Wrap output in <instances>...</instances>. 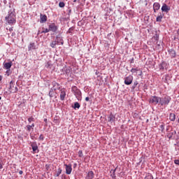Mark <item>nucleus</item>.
I'll return each mask as SVG.
<instances>
[{"mask_svg": "<svg viewBox=\"0 0 179 179\" xmlns=\"http://www.w3.org/2000/svg\"><path fill=\"white\" fill-rule=\"evenodd\" d=\"M136 71H138V69H132L131 70V72H132V73H136Z\"/></svg>", "mask_w": 179, "mask_h": 179, "instance_id": "nucleus-33", "label": "nucleus"}, {"mask_svg": "<svg viewBox=\"0 0 179 179\" xmlns=\"http://www.w3.org/2000/svg\"><path fill=\"white\" fill-rule=\"evenodd\" d=\"M65 167H66V174H71V173H72V165L71 164H64Z\"/></svg>", "mask_w": 179, "mask_h": 179, "instance_id": "nucleus-5", "label": "nucleus"}, {"mask_svg": "<svg viewBox=\"0 0 179 179\" xmlns=\"http://www.w3.org/2000/svg\"><path fill=\"white\" fill-rule=\"evenodd\" d=\"M159 9H160V4L159 3H155L153 4L154 12L156 13V10H159Z\"/></svg>", "mask_w": 179, "mask_h": 179, "instance_id": "nucleus-11", "label": "nucleus"}, {"mask_svg": "<svg viewBox=\"0 0 179 179\" xmlns=\"http://www.w3.org/2000/svg\"><path fill=\"white\" fill-rule=\"evenodd\" d=\"M94 178V173L92 171L88 172L87 178V179H93Z\"/></svg>", "mask_w": 179, "mask_h": 179, "instance_id": "nucleus-13", "label": "nucleus"}, {"mask_svg": "<svg viewBox=\"0 0 179 179\" xmlns=\"http://www.w3.org/2000/svg\"><path fill=\"white\" fill-rule=\"evenodd\" d=\"M169 120L170 121H176V114L171 113L169 115Z\"/></svg>", "mask_w": 179, "mask_h": 179, "instance_id": "nucleus-17", "label": "nucleus"}, {"mask_svg": "<svg viewBox=\"0 0 179 179\" xmlns=\"http://www.w3.org/2000/svg\"><path fill=\"white\" fill-rule=\"evenodd\" d=\"M171 101V98L167 95H165L164 97L159 98V103H161V106H167Z\"/></svg>", "mask_w": 179, "mask_h": 179, "instance_id": "nucleus-2", "label": "nucleus"}, {"mask_svg": "<svg viewBox=\"0 0 179 179\" xmlns=\"http://www.w3.org/2000/svg\"><path fill=\"white\" fill-rule=\"evenodd\" d=\"M178 33H179V29H178Z\"/></svg>", "mask_w": 179, "mask_h": 179, "instance_id": "nucleus-50", "label": "nucleus"}, {"mask_svg": "<svg viewBox=\"0 0 179 179\" xmlns=\"http://www.w3.org/2000/svg\"><path fill=\"white\" fill-rule=\"evenodd\" d=\"M31 139H33V138H34V136H31Z\"/></svg>", "mask_w": 179, "mask_h": 179, "instance_id": "nucleus-44", "label": "nucleus"}, {"mask_svg": "<svg viewBox=\"0 0 179 179\" xmlns=\"http://www.w3.org/2000/svg\"><path fill=\"white\" fill-rule=\"evenodd\" d=\"M74 108H80V104H79L78 102H76L74 103Z\"/></svg>", "mask_w": 179, "mask_h": 179, "instance_id": "nucleus-25", "label": "nucleus"}, {"mask_svg": "<svg viewBox=\"0 0 179 179\" xmlns=\"http://www.w3.org/2000/svg\"><path fill=\"white\" fill-rule=\"evenodd\" d=\"M159 69H164V67H163V64L159 65Z\"/></svg>", "mask_w": 179, "mask_h": 179, "instance_id": "nucleus-37", "label": "nucleus"}, {"mask_svg": "<svg viewBox=\"0 0 179 179\" xmlns=\"http://www.w3.org/2000/svg\"><path fill=\"white\" fill-rule=\"evenodd\" d=\"M59 8H64L65 6V3L64 2H59Z\"/></svg>", "mask_w": 179, "mask_h": 179, "instance_id": "nucleus-27", "label": "nucleus"}, {"mask_svg": "<svg viewBox=\"0 0 179 179\" xmlns=\"http://www.w3.org/2000/svg\"><path fill=\"white\" fill-rule=\"evenodd\" d=\"M110 177H112V178H116L117 176H115V174L111 173Z\"/></svg>", "mask_w": 179, "mask_h": 179, "instance_id": "nucleus-36", "label": "nucleus"}, {"mask_svg": "<svg viewBox=\"0 0 179 179\" xmlns=\"http://www.w3.org/2000/svg\"><path fill=\"white\" fill-rule=\"evenodd\" d=\"M171 138V136L169 137V139Z\"/></svg>", "mask_w": 179, "mask_h": 179, "instance_id": "nucleus-48", "label": "nucleus"}, {"mask_svg": "<svg viewBox=\"0 0 179 179\" xmlns=\"http://www.w3.org/2000/svg\"><path fill=\"white\" fill-rule=\"evenodd\" d=\"M115 171H117V169H111L110 173H111L112 174H115Z\"/></svg>", "mask_w": 179, "mask_h": 179, "instance_id": "nucleus-31", "label": "nucleus"}, {"mask_svg": "<svg viewBox=\"0 0 179 179\" xmlns=\"http://www.w3.org/2000/svg\"><path fill=\"white\" fill-rule=\"evenodd\" d=\"M31 146L32 148L34 153H36V152L38 150V146H37V143H36V142L31 143Z\"/></svg>", "mask_w": 179, "mask_h": 179, "instance_id": "nucleus-7", "label": "nucleus"}, {"mask_svg": "<svg viewBox=\"0 0 179 179\" xmlns=\"http://www.w3.org/2000/svg\"><path fill=\"white\" fill-rule=\"evenodd\" d=\"M52 66V64H51V62H48L45 64V67L46 68H50V69H51V67Z\"/></svg>", "mask_w": 179, "mask_h": 179, "instance_id": "nucleus-22", "label": "nucleus"}, {"mask_svg": "<svg viewBox=\"0 0 179 179\" xmlns=\"http://www.w3.org/2000/svg\"><path fill=\"white\" fill-rule=\"evenodd\" d=\"M89 100H90L89 96H87V97L85 98V101H89Z\"/></svg>", "mask_w": 179, "mask_h": 179, "instance_id": "nucleus-39", "label": "nucleus"}, {"mask_svg": "<svg viewBox=\"0 0 179 179\" xmlns=\"http://www.w3.org/2000/svg\"><path fill=\"white\" fill-rule=\"evenodd\" d=\"M47 20V15L41 14V23H44Z\"/></svg>", "mask_w": 179, "mask_h": 179, "instance_id": "nucleus-14", "label": "nucleus"}, {"mask_svg": "<svg viewBox=\"0 0 179 179\" xmlns=\"http://www.w3.org/2000/svg\"><path fill=\"white\" fill-rule=\"evenodd\" d=\"M178 122H179V118H178Z\"/></svg>", "mask_w": 179, "mask_h": 179, "instance_id": "nucleus-47", "label": "nucleus"}, {"mask_svg": "<svg viewBox=\"0 0 179 179\" xmlns=\"http://www.w3.org/2000/svg\"><path fill=\"white\" fill-rule=\"evenodd\" d=\"M62 173V169L61 168H59L55 174L56 177H59Z\"/></svg>", "mask_w": 179, "mask_h": 179, "instance_id": "nucleus-20", "label": "nucleus"}, {"mask_svg": "<svg viewBox=\"0 0 179 179\" xmlns=\"http://www.w3.org/2000/svg\"><path fill=\"white\" fill-rule=\"evenodd\" d=\"M34 48H36L34 47V43H30V45H29V50H34Z\"/></svg>", "mask_w": 179, "mask_h": 179, "instance_id": "nucleus-24", "label": "nucleus"}, {"mask_svg": "<svg viewBox=\"0 0 179 179\" xmlns=\"http://www.w3.org/2000/svg\"><path fill=\"white\" fill-rule=\"evenodd\" d=\"M29 122H33V121H34V117H31L28 119Z\"/></svg>", "mask_w": 179, "mask_h": 179, "instance_id": "nucleus-29", "label": "nucleus"}, {"mask_svg": "<svg viewBox=\"0 0 179 179\" xmlns=\"http://www.w3.org/2000/svg\"><path fill=\"white\" fill-rule=\"evenodd\" d=\"M162 12H169L170 10V7L167 4L164 3L162 7Z\"/></svg>", "mask_w": 179, "mask_h": 179, "instance_id": "nucleus-9", "label": "nucleus"}, {"mask_svg": "<svg viewBox=\"0 0 179 179\" xmlns=\"http://www.w3.org/2000/svg\"><path fill=\"white\" fill-rule=\"evenodd\" d=\"M19 174H20V175L23 174V171H20Z\"/></svg>", "mask_w": 179, "mask_h": 179, "instance_id": "nucleus-40", "label": "nucleus"}, {"mask_svg": "<svg viewBox=\"0 0 179 179\" xmlns=\"http://www.w3.org/2000/svg\"><path fill=\"white\" fill-rule=\"evenodd\" d=\"M0 100H2V97L1 96H0Z\"/></svg>", "mask_w": 179, "mask_h": 179, "instance_id": "nucleus-46", "label": "nucleus"}, {"mask_svg": "<svg viewBox=\"0 0 179 179\" xmlns=\"http://www.w3.org/2000/svg\"><path fill=\"white\" fill-rule=\"evenodd\" d=\"M3 169V163L2 162L1 160H0V170Z\"/></svg>", "mask_w": 179, "mask_h": 179, "instance_id": "nucleus-30", "label": "nucleus"}, {"mask_svg": "<svg viewBox=\"0 0 179 179\" xmlns=\"http://www.w3.org/2000/svg\"><path fill=\"white\" fill-rule=\"evenodd\" d=\"M9 90L10 93H16L17 92V87L13 83V81L10 82Z\"/></svg>", "mask_w": 179, "mask_h": 179, "instance_id": "nucleus-3", "label": "nucleus"}, {"mask_svg": "<svg viewBox=\"0 0 179 179\" xmlns=\"http://www.w3.org/2000/svg\"><path fill=\"white\" fill-rule=\"evenodd\" d=\"M43 140H44V136L41 135V136H39V141H43Z\"/></svg>", "mask_w": 179, "mask_h": 179, "instance_id": "nucleus-35", "label": "nucleus"}, {"mask_svg": "<svg viewBox=\"0 0 179 179\" xmlns=\"http://www.w3.org/2000/svg\"><path fill=\"white\" fill-rule=\"evenodd\" d=\"M150 103L152 104H157V103H160V97L156 96H152L150 99Z\"/></svg>", "mask_w": 179, "mask_h": 179, "instance_id": "nucleus-4", "label": "nucleus"}, {"mask_svg": "<svg viewBox=\"0 0 179 179\" xmlns=\"http://www.w3.org/2000/svg\"><path fill=\"white\" fill-rule=\"evenodd\" d=\"M113 179H117L116 178H113Z\"/></svg>", "mask_w": 179, "mask_h": 179, "instance_id": "nucleus-49", "label": "nucleus"}, {"mask_svg": "<svg viewBox=\"0 0 179 179\" xmlns=\"http://www.w3.org/2000/svg\"><path fill=\"white\" fill-rule=\"evenodd\" d=\"M174 163L175 164H177L178 166H179V159H175Z\"/></svg>", "mask_w": 179, "mask_h": 179, "instance_id": "nucleus-34", "label": "nucleus"}, {"mask_svg": "<svg viewBox=\"0 0 179 179\" xmlns=\"http://www.w3.org/2000/svg\"><path fill=\"white\" fill-rule=\"evenodd\" d=\"M48 31H50V28H49V29H45V30H43V31H42V33H48Z\"/></svg>", "mask_w": 179, "mask_h": 179, "instance_id": "nucleus-32", "label": "nucleus"}, {"mask_svg": "<svg viewBox=\"0 0 179 179\" xmlns=\"http://www.w3.org/2000/svg\"><path fill=\"white\" fill-rule=\"evenodd\" d=\"M2 80V76H0V82Z\"/></svg>", "mask_w": 179, "mask_h": 179, "instance_id": "nucleus-43", "label": "nucleus"}, {"mask_svg": "<svg viewBox=\"0 0 179 179\" xmlns=\"http://www.w3.org/2000/svg\"><path fill=\"white\" fill-rule=\"evenodd\" d=\"M27 131H29V132H31V131H33V129L34 128V124H32L31 125L27 126Z\"/></svg>", "mask_w": 179, "mask_h": 179, "instance_id": "nucleus-18", "label": "nucleus"}, {"mask_svg": "<svg viewBox=\"0 0 179 179\" xmlns=\"http://www.w3.org/2000/svg\"><path fill=\"white\" fill-rule=\"evenodd\" d=\"M79 157H83V152L82 150L78 151Z\"/></svg>", "mask_w": 179, "mask_h": 179, "instance_id": "nucleus-28", "label": "nucleus"}, {"mask_svg": "<svg viewBox=\"0 0 179 179\" xmlns=\"http://www.w3.org/2000/svg\"><path fill=\"white\" fill-rule=\"evenodd\" d=\"M9 31H13V28H10Z\"/></svg>", "mask_w": 179, "mask_h": 179, "instance_id": "nucleus-41", "label": "nucleus"}, {"mask_svg": "<svg viewBox=\"0 0 179 179\" xmlns=\"http://www.w3.org/2000/svg\"><path fill=\"white\" fill-rule=\"evenodd\" d=\"M6 20L8 24L16 23V16L15 15V13L9 11L8 15L6 17Z\"/></svg>", "mask_w": 179, "mask_h": 179, "instance_id": "nucleus-1", "label": "nucleus"}, {"mask_svg": "<svg viewBox=\"0 0 179 179\" xmlns=\"http://www.w3.org/2000/svg\"><path fill=\"white\" fill-rule=\"evenodd\" d=\"M55 45H57V42L56 41H53L50 43V47H52V48H55Z\"/></svg>", "mask_w": 179, "mask_h": 179, "instance_id": "nucleus-26", "label": "nucleus"}, {"mask_svg": "<svg viewBox=\"0 0 179 179\" xmlns=\"http://www.w3.org/2000/svg\"><path fill=\"white\" fill-rule=\"evenodd\" d=\"M108 121L111 123L114 122L115 121V116H114L113 114H110L108 117Z\"/></svg>", "mask_w": 179, "mask_h": 179, "instance_id": "nucleus-10", "label": "nucleus"}, {"mask_svg": "<svg viewBox=\"0 0 179 179\" xmlns=\"http://www.w3.org/2000/svg\"><path fill=\"white\" fill-rule=\"evenodd\" d=\"M65 96H66V93L65 92V91H62L61 94H60V99L61 100H64L65 99Z\"/></svg>", "mask_w": 179, "mask_h": 179, "instance_id": "nucleus-16", "label": "nucleus"}, {"mask_svg": "<svg viewBox=\"0 0 179 179\" xmlns=\"http://www.w3.org/2000/svg\"><path fill=\"white\" fill-rule=\"evenodd\" d=\"M133 80L134 78L132 76L127 77L124 80L125 85H131V83H132Z\"/></svg>", "mask_w": 179, "mask_h": 179, "instance_id": "nucleus-6", "label": "nucleus"}, {"mask_svg": "<svg viewBox=\"0 0 179 179\" xmlns=\"http://www.w3.org/2000/svg\"><path fill=\"white\" fill-rule=\"evenodd\" d=\"M176 141L179 142V136H178V138H176Z\"/></svg>", "mask_w": 179, "mask_h": 179, "instance_id": "nucleus-42", "label": "nucleus"}, {"mask_svg": "<svg viewBox=\"0 0 179 179\" xmlns=\"http://www.w3.org/2000/svg\"><path fill=\"white\" fill-rule=\"evenodd\" d=\"M49 30L50 31H53L54 33H55V31H57V26H55V24H51L49 25Z\"/></svg>", "mask_w": 179, "mask_h": 179, "instance_id": "nucleus-8", "label": "nucleus"}, {"mask_svg": "<svg viewBox=\"0 0 179 179\" xmlns=\"http://www.w3.org/2000/svg\"><path fill=\"white\" fill-rule=\"evenodd\" d=\"M169 54L171 55V58H176V50L171 49L169 50Z\"/></svg>", "mask_w": 179, "mask_h": 179, "instance_id": "nucleus-12", "label": "nucleus"}, {"mask_svg": "<svg viewBox=\"0 0 179 179\" xmlns=\"http://www.w3.org/2000/svg\"><path fill=\"white\" fill-rule=\"evenodd\" d=\"M162 19H163V15H160L157 17L156 20L157 22H162Z\"/></svg>", "mask_w": 179, "mask_h": 179, "instance_id": "nucleus-21", "label": "nucleus"}, {"mask_svg": "<svg viewBox=\"0 0 179 179\" xmlns=\"http://www.w3.org/2000/svg\"><path fill=\"white\" fill-rule=\"evenodd\" d=\"M161 130L163 131V129H164V126L163 124H162L160 126Z\"/></svg>", "mask_w": 179, "mask_h": 179, "instance_id": "nucleus-38", "label": "nucleus"}, {"mask_svg": "<svg viewBox=\"0 0 179 179\" xmlns=\"http://www.w3.org/2000/svg\"><path fill=\"white\" fill-rule=\"evenodd\" d=\"M55 94V90H52V89H50V90L49 92L50 97H54Z\"/></svg>", "mask_w": 179, "mask_h": 179, "instance_id": "nucleus-19", "label": "nucleus"}, {"mask_svg": "<svg viewBox=\"0 0 179 179\" xmlns=\"http://www.w3.org/2000/svg\"><path fill=\"white\" fill-rule=\"evenodd\" d=\"M44 121H45V122H47V119H45Z\"/></svg>", "mask_w": 179, "mask_h": 179, "instance_id": "nucleus-45", "label": "nucleus"}, {"mask_svg": "<svg viewBox=\"0 0 179 179\" xmlns=\"http://www.w3.org/2000/svg\"><path fill=\"white\" fill-rule=\"evenodd\" d=\"M11 66L12 62H8L4 64V67L6 68V69H10Z\"/></svg>", "mask_w": 179, "mask_h": 179, "instance_id": "nucleus-15", "label": "nucleus"}, {"mask_svg": "<svg viewBox=\"0 0 179 179\" xmlns=\"http://www.w3.org/2000/svg\"><path fill=\"white\" fill-rule=\"evenodd\" d=\"M144 179H153V176H152L150 173H148Z\"/></svg>", "mask_w": 179, "mask_h": 179, "instance_id": "nucleus-23", "label": "nucleus"}]
</instances>
